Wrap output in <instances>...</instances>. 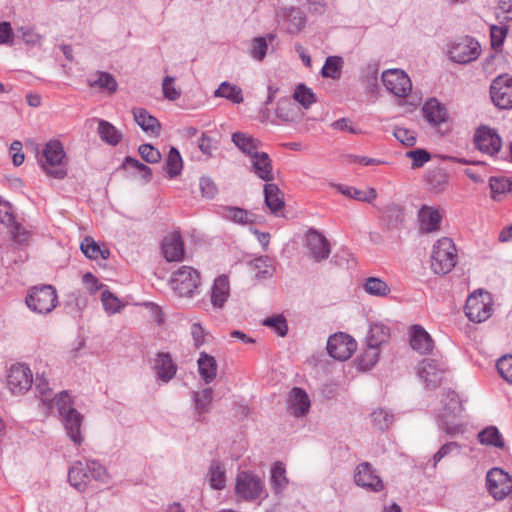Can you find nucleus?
<instances>
[{"label": "nucleus", "instance_id": "obj_17", "mask_svg": "<svg viewBox=\"0 0 512 512\" xmlns=\"http://www.w3.org/2000/svg\"><path fill=\"white\" fill-rule=\"evenodd\" d=\"M287 410L294 417H304L308 414L311 406L308 394L299 387H294L287 395Z\"/></svg>", "mask_w": 512, "mask_h": 512}, {"label": "nucleus", "instance_id": "obj_47", "mask_svg": "<svg viewBox=\"0 0 512 512\" xmlns=\"http://www.w3.org/2000/svg\"><path fill=\"white\" fill-rule=\"evenodd\" d=\"M96 79L89 80L90 87H98L106 90L109 93H114L117 90L118 84L116 79L108 72H98Z\"/></svg>", "mask_w": 512, "mask_h": 512}, {"label": "nucleus", "instance_id": "obj_44", "mask_svg": "<svg viewBox=\"0 0 512 512\" xmlns=\"http://www.w3.org/2000/svg\"><path fill=\"white\" fill-rule=\"evenodd\" d=\"M478 440L481 444L497 448L504 447V441L499 430L495 426H489L478 433Z\"/></svg>", "mask_w": 512, "mask_h": 512}, {"label": "nucleus", "instance_id": "obj_63", "mask_svg": "<svg viewBox=\"0 0 512 512\" xmlns=\"http://www.w3.org/2000/svg\"><path fill=\"white\" fill-rule=\"evenodd\" d=\"M387 218L389 225L395 227L403 221L404 214L403 210L399 205L391 204L387 206L383 211Z\"/></svg>", "mask_w": 512, "mask_h": 512}, {"label": "nucleus", "instance_id": "obj_14", "mask_svg": "<svg viewBox=\"0 0 512 512\" xmlns=\"http://www.w3.org/2000/svg\"><path fill=\"white\" fill-rule=\"evenodd\" d=\"M354 482L357 486L371 492H380L384 489L383 481L369 462H362L356 466Z\"/></svg>", "mask_w": 512, "mask_h": 512}, {"label": "nucleus", "instance_id": "obj_52", "mask_svg": "<svg viewBox=\"0 0 512 512\" xmlns=\"http://www.w3.org/2000/svg\"><path fill=\"white\" fill-rule=\"evenodd\" d=\"M212 396L213 390L211 388H205L200 392H194L195 407L199 414L208 412Z\"/></svg>", "mask_w": 512, "mask_h": 512}, {"label": "nucleus", "instance_id": "obj_61", "mask_svg": "<svg viewBox=\"0 0 512 512\" xmlns=\"http://www.w3.org/2000/svg\"><path fill=\"white\" fill-rule=\"evenodd\" d=\"M138 152L144 161L154 164L161 160V153L158 149L150 144H142L138 148Z\"/></svg>", "mask_w": 512, "mask_h": 512}, {"label": "nucleus", "instance_id": "obj_6", "mask_svg": "<svg viewBox=\"0 0 512 512\" xmlns=\"http://www.w3.org/2000/svg\"><path fill=\"white\" fill-rule=\"evenodd\" d=\"M443 410L439 414L442 421L443 429L447 434H455L459 431V425L456 418L462 412V404L459 396L455 391L448 390L443 393L441 400Z\"/></svg>", "mask_w": 512, "mask_h": 512}, {"label": "nucleus", "instance_id": "obj_15", "mask_svg": "<svg viewBox=\"0 0 512 512\" xmlns=\"http://www.w3.org/2000/svg\"><path fill=\"white\" fill-rule=\"evenodd\" d=\"M305 246L309 256L315 262H321L329 257L331 247L328 239L316 229H309L305 235Z\"/></svg>", "mask_w": 512, "mask_h": 512}, {"label": "nucleus", "instance_id": "obj_56", "mask_svg": "<svg viewBox=\"0 0 512 512\" xmlns=\"http://www.w3.org/2000/svg\"><path fill=\"white\" fill-rule=\"evenodd\" d=\"M427 181L431 190L434 192H440L443 190V187L447 182V176L442 169L437 168L429 173Z\"/></svg>", "mask_w": 512, "mask_h": 512}, {"label": "nucleus", "instance_id": "obj_62", "mask_svg": "<svg viewBox=\"0 0 512 512\" xmlns=\"http://www.w3.org/2000/svg\"><path fill=\"white\" fill-rule=\"evenodd\" d=\"M174 82L175 78L171 76H166L162 82L164 97L171 101H175L181 96V90L174 86Z\"/></svg>", "mask_w": 512, "mask_h": 512}, {"label": "nucleus", "instance_id": "obj_11", "mask_svg": "<svg viewBox=\"0 0 512 512\" xmlns=\"http://www.w3.org/2000/svg\"><path fill=\"white\" fill-rule=\"evenodd\" d=\"M486 485L494 499L503 500L512 491V478L504 470L492 468L486 475Z\"/></svg>", "mask_w": 512, "mask_h": 512}, {"label": "nucleus", "instance_id": "obj_30", "mask_svg": "<svg viewBox=\"0 0 512 512\" xmlns=\"http://www.w3.org/2000/svg\"><path fill=\"white\" fill-rule=\"evenodd\" d=\"M264 198L266 206L275 215L281 211L285 205L283 194L279 187L273 183H266L264 185Z\"/></svg>", "mask_w": 512, "mask_h": 512}, {"label": "nucleus", "instance_id": "obj_28", "mask_svg": "<svg viewBox=\"0 0 512 512\" xmlns=\"http://www.w3.org/2000/svg\"><path fill=\"white\" fill-rule=\"evenodd\" d=\"M218 214L225 220L236 224H252L254 223V214L240 207L222 206Z\"/></svg>", "mask_w": 512, "mask_h": 512}, {"label": "nucleus", "instance_id": "obj_22", "mask_svg": "<svg viewBox=\"0 0 512 512\" xmlns=\"http://www.w3.org/2000/svg\"><path fill=\"white\" fill-rule=\"evenodd\" d=\"M64 428L69 438L74 442L75 445H81L83 438L81 435V425L83 416L80 412L70 410L69 413L62 416Z\"/></svg>", "mask_w": 512, "mask_h": 512}, {"label": "nucleus", "instance_id": "obj_5", "mask_svg": "<svg viewBox=\"0 0 512 512\" xmlns=\"http://www.w3.org/2000/svg\"><path fill=\"white\" fill-rule=\"evenodd\" d=\"M26 304L32 311L40 314L51 312L57 304L55 288L51 285L33 287L26 297Z\"/></svg>", "mask_w": 512, "mask_h": 512}, {"label": "nucleus", "instance_id": "obj_58", "mask_svg": "<svg viewBox=\"0 0 512 512\" xmlns=\"http://www.w3.org/2000/svg\"><path fill=\"white\" fill-rule=\"evenodd\" d=\"M263 325L274 329V331L281 337H284L288 331L286 319L282 315L266 318L263 321Z\"/></svg>", "mask_w": 512, "mask_h": 512}, {"label": "nucleus", "instance_id": "obj_48", "mask_svg": "<svg viewBox=\"0 0 512 512\" xmlns=\"http://www.w3.org/2000/svg\"><path fill=\"white\" fill-rule=\"evenodd\" d=\"M364 289L368 294L379 297L387 296L390 293L387 283L376 277L368 278L364 284Z\"/></svg>", "mask_w": 512, "mask_h": 512}, {"label": "nucleus", "instance_id": "obj_19", "mask_svg": "<svg viewBox=\"0 0 512 512\" xmlns=\"http://www.w3.org/2000/svg\"><path fill=\"white\" fill-rule=\"evenodd\" d=\"M443 364L433 359L423 360L418 368L420 378L430 388H436L441 383Z\"/></svg>", "mask_w": 512, "mask_h": 512}, {"label": "nucleus", "instance_id": "obj_16", "mask_svg": "<svg viewBox=\"0 0 512 512\" xmlns=\"http://www.w3.org/2000/svg\"><path fill=\"white\" fill-rule=\"evenodd\" d=\"M475 146L483 153L495 155L502 146L501 137L495 129L487 126L479 127L474 134Z\"/></svg>", "mask_w": 512, "mask_h": 512}, {"label": "nucleus", "instance_id": "obj_10", "mask_svg": "<svg viewBox=\"0 0 512 512\" xmlns=\"http://www.w3.org/2000/svg\"><path fill=\"white\" fill-rule=\"evenodd\" d=\"M490 97L500 109L512 108V76L501 74L494 78L490 85Z\"/></svg>", "mask_w": 512, "mask_h": 512}, {"label": "nucleus", "instance_id": "obj_33", "mask_svg": "<svg viewBox=\"0 0 512 512\" xmlns=\"http://www.w3.org/2000/svg\"><path fill=\"white\" fill-rule=\"evenodd\" d=\"M209 485L215 490H222L226 486V469L222 462L213 460L206 474Z\"/></svg>", "mask_w": 512, "mask_h": 512}, {"label": "nucleus", "instance_id": "obj_9", "mask_svg": "<svg viewBox=\"0 0 512 512\" xmlns=\"http://www.w3.org/2000/svg\"><path fill=\"white\" fill-rule=\"evenodd\" d=\"M481 47L473 37L465 36L450 44L449 58L459 64L475 61L480 55Z\"/></svg>", "mask_w": 512, "mask_h": 512}, {"label": "nucleus", "instance_id": "obj_46", "mask_svg": "<svg viewBox=\"0 0 512 512\" xmlns=\"http://www.w3.org/2000/svg\"><path fill=\"white\" fill-rule=\"evenodd\" d=\"M183 167V162L179 151L172 147L168 153L166 162H165V170L169 176V178H174L181 173Z\"/></svg>", "mask_w": 512, "mask_h": 512}, {"label": "nucleus", "instance_id": "obj_4", "mask_svg": "<svg viewBox=\"0 0 512 512\" xmlns=\"http://www.w3.org/2000/svg\"><path fill=\"white\" fill-rule=\"evenodd\" d=\"M170 284L178 296L192 298L198 293L200 274L193 267L182 266L173 273Z\"/></svg>", "mask_w": 512, "mask_h": 512}, {"label": "nucleus", "instance_id": "obj_38", "mask_svg": "<svg viewBox=\"0 0 512 512\" xmlns=\"http://www.w3.org/2000/svg\"><path fill=\"white\" fill-rule=\"evenodd\" d=\"M288 485L286 469L281 462H276L271 468V486L275 494H281Z\"/></svg>", "mask_w": 512, "mask_h": 512}, {"label": "nucleus", "instance_id": "obj_3", "mask_svg": "<svg viewBox=\"0 0 512 512\" xmlns=\"http://www.w3.org/2000/svg\"><path fill=\"white\" fill-rule=\"evenodd\" d=\"M235 493L239 498L248 502H253L268 496L264 481L250 471H241L237 474Z\"/></svg>", "mask_w": 512, "mask_h": 512}, {"label": "nucleus", "instance_id": "obj_29", "mask_svg": "<svg viewBox=\"0 0 512 512\" xmlns=\"http://www.w3.org/2000/svg\"><path fill=\"white\" fill-rule=\"evenodd\" d=\"M276 115L285 122H295L301 119L300 107L288 98H281L277 102Z\"/></svg>", "mask_w": 512, "mask_h": 512}, {"label": "nucleus", "instance_id": "obj_43", "mask_svg": "<svg viewBox=\"0 0 512 512\" xmlns=\"http://www.w3.org/2000/svg\"><path fill=\"white\" fill-rule=\"evenodd\" d=\"M390 336V329L383 324H373L367 337V344L380 347L386 343Z\"/></svg>", "mask_w": 512, "mask_h": 512}, {"label": "nucleus", "instance_id": "obj_24", "mask_svg": "<svg viewBox=\"0 0 512 512\" xmlns=\"http://www.w3.org/2000/svg\"><path fill=\"white\" fill-rule=\"evenodd\" d=\"M282 15L285 29L289 34H297L305 27L306 17L301 9L296 7L284 8Z\"/></svg>", "mask_w": 512, "mask_h": 512}, {"label": "nucleus", "instance_id": "obj_53", "mask_svg": "<svg viewBox=\"0 0 512 512\" xmlns=\"http://www.w3.org/2000/svg\"><path fill=\"white\" fill-rule=\"evenodd\" d=\"M371 420L376 429L384 431L392 424L393 415L384 409H377L372 412Z\"/></svg>", "mask_w": 512, "mask_h": 512}, {"label": "nucleus", "instance_id": "obj_49", "mask_svg": "<svg viewBox=\"0 0 512 512\" xmlns=\"http://www.w3.org/2000/svg\"><path fill=\"white\" fill-rule=\"evenodd\" d=\"M293 98L296 102L301 104L305 109H308L313 103L316 102L315 94L312 89L308 88L304 84H299L293 94Z\"/></svg>", "mask_w": 512, "mask_h": 512}, {"label": "nucleus", "instance_id": "obj_36", "mask_svg": "<svg viewBox=\"0 0 512 512\" xmlns=\"http://www.w3.org/2000/svg\"><path fill=\"white\" fill-rule=\"evenodd\" d=\"M215 97L225 98L233 104H240L244 101L242 89L230 82L224 81L214 91Z\"/></svg>", "mask_w": 512, "mask_h": 512}, {"label": "nucleus", "instance_id": "obj_34", "mask_svg": "<svg viewBox=\"0 0 512 512\" xmlns=\"http://www.w3.org/2000/svg\"><path fill=\"white\" fill-rule=\"evenodd\" d=\"M197 363L201 378L205 383H211L217 375V362L215 358L206 352H201Z\"/></svg>", "mask_w": 512, "mask_h": 512}, {"label": "nucleus", "instance_id": "obj_35", "mask_svg": "<svg viewBox=\"0 0 512 512\" xmlns=\"http://www.w3.org/2000/svg\"><path fill=\"white\" fill-rule=\"evenodd\" d=\"M335 187L341 194L345 195L346 197L361 202L372 203L377 197V192L374 188L360 190L352 186H345L340 184L335 185Z\"/></svg>", "mask_w": 512, "mask_h": 512}, {"label": "nucleus", "instance_id": "obj_13", "mask_svg": "<svg viewBox=\"0 0 512 512\" xmlns=\"http://www.w3.org/2000/svg\"><path fill=\"white\" fill-rule=\"evenodd\" d=\"M382 81L386 89L397 97L409 95L412 84L406 73L399 69H390L382 73Z\"/></svg>", "mask_w": 512, "mask_h": 512}, {"label": "nucleus", "instance_id": "obj_25", "mask_svg": "<svg viewBox=\"0 0 512 512\" xmlns=\"http://www.w3.org/2000/svg\"><path fill=\"white\" fill-rule=\"evenodd\" d=\"M422 111L425 119L432 125L438 126L447 119V110L437 99L431 98L425 102Z\"/></svg>", "mask_w": 512, "mask_h": 512}, {"label": "nucleus", "instance_id": "obj_32", "mask_svg": "<svg viewBox=\"0 0 512 512\" xmlns=\"http://www.w3.org/2000/svg\"><path fill=\"white\" fill-rule=\"evenodd\" d=\"M89 467L84 463L76 462L68 472L69 483L79 491H83L89 483L90 476L88 474Z\"/></svg>", "mask_w": 512, "mask_h": 512}, {"label": "nucleus", "instance_id": "obj_23", "mask_svg": "<svg viewBox=\"0 0 512 512\" xmlns=\"http://www.w3.org/2000/svg\"><path fill=\"white\" fill-rule=\"evenodd\" d=\"M252 171L263 181L270 182L274 180L272 161L265 152L253 154L251 158Z\"/></svg>", "mask_w": 512, "mask_h": 512}, {"label": "nucleus", "instance_id": "obj_57", "mask_svg": "<svg viewBox=\"0 0 512 512\" xmlns=\"http://www.w3.org/2000/svg\"><path fill=\"white\" fill-rule=\"evenodd\" d=\"M268 43L265 37H256L252 40L250 46V55L257 61H262L266 56Z\"/></svg>", "mask_w": 512, "mask_h": 512}, {"label": "nucleus", "instance_id": "obj_12", "mask_svg": "<svg viewBox=\"0 0 512 512\" xmlns=\"http://www.w3.org/2000/svg\"><path fill=\"white\" fill-rule=\"evenodd\" d=\"M357 348L356 341L348 334L339 332L329 337L327 351L334 359L345 361Z\"/></svg>", "mask_w": 512, "mask_h": 512}, {"label": "nucleus", "instance_id": "obj_31", "mask_svg": "<svg viewBox=\"0 0 512 512\" xmlns=\"http://www.w3.org/2000/svg\"><path fill=\"white\" fill-rule=\"evenodd\" d=\"M230 293L228 278L224 275L215 279L212 292L211 303L215 308H222L227 301Z\"/></svg>", "mask_w": 512, "mask_h": 512}, {"label": "nucleus", "instance_id": "obj_20", "mask_svg": "<svg viewBox=\"0 0 512 512\" xmlns=\"http://www.w3.org/2000/svg\"><path fill=\"white\" fill-rule=\"evenodd\" d=\"M162 253L169 262L181 261L184 257V243L180 233L173 232L162 240Z\"/></svg>", "mask_w": 512, "mask_h": 512}, {"label": "nucleus", "instance_id": "obj_37", "mask_svg": "<svg viewBox=\"0 0 512 512\" xmlns=\"http://www.w3.org/2000/svg\"><path fill=\"white\" fill-rule=\"evenodd\" d=\"M232 142L236 145V147L243 152L244 154L253 157V154L258 153V145L259 141L252 136L242 133L235 132L232 134Z\"/></svg>", "mask_w": 512, "mask_h": 512}, {"label": "nucleus", "instance_id": "obj_2", "mask_svg": "<svg viewBox=\"0 0 512 512\" xmlns=\"http://www.w3.org/2000/svg\"><path fill=\"white\" fill-rule=\"evenodd\" d=\"M457 252L453 241L442 237L433 246L431 255V268L436 274L445 275L456 265Z\"/></svg>", "mask_w": 512, "mask_h": 512}, {"label": "nucleus", "instance_id": "obj_59", "mask_svg": "<svg viewBox=\"0 0 512 512\" xmlns=\"http://www.w3.org/2000/svg\"><path fill=\"white\" fill-rule=\"evenodd\" d=\"M85 466L89 467L88 474L90 478L96 481L106 483L108 480V473L103 465L95 460L84 463Z\"/></svg>", "mask_w": 512, "mask_h": 512}, {"label": "nucleus", "instance_id": "obj_45", "mask_svg": "<svg viewBox=\"0 0 512 512\" xmlns=\"http://www.w3.org/2000/svg\"><path fill=\"white\" fill-rule=\"evenodd\" d=\"M379 348L367 344V348L358 358L359 368L363 371H368L375 366L379 360Z\"/></svg>", "mask_w": 512, "mask_h": 512}, {"label": "nucleus", "instance_id": "obj_26", "mask_svg": "<svg viewBox=\"0 0 512 512\" xmlns=\"http://www.w3.org/2000/svg\"><path fill=\"white\" fill-rule=\"evenodd\" d=\"M154 369L157 378L163 382H169L176 374L177 367L173 363L169 353H158Z\"/></svg>", "mask_w": 512, "mask_h": 512}, {"label": "nucleus", "instance_id": "obj_40", "mask_svg": "<svg viewBox=\"0 0 512 512\" xmlns=\"http://www.w3.org/2000/svg\"><path fill=\"white\" fill-rule=\"evenodd\" d=\"M98 134L103 141L113 146L117 145L122 138L121 132L105 120L99 121Z\"/></svg>", "mask_w": 512, "mask_h": 512}, {"label": "nucleus", "instance_id": "obj_50", "mask_svg": "<svg viewBox=\"0 0 512 512\" xmlns=\"http://www.w3.org/2000/svg\"><path fill=\"white\" fill-rule=\"evenodd\" d=\"M101 301L104 310L108 314L119 313L123 308V304L109 289H104L101 293Z\"/></svg>", "mask_w": 512, "mask_h": 512}, {"label": "nucleus", "instance_id": "obj_41", "mask_svg": "<svg viewBox=\"0 0 512 512\" xmlns=\"http://www.w3.org/2000/svg\"><path fill=\"white\" fill-rule=\"evenodd\" d=\"M35 390L37 397L41 400V402L46 405L48 409H51L53 406L54 398L52 397V390L49 387V382L44 377V375L37 374L35 379Z\"/></svg>", "mask_w": 512, "mask_h": 512}, {"label": "nucleus", "instance_id": "obj_60", "mask_svg": "<svg viewBox=\"0 0 512 512\" xmlns=\"http://www.w3.org/2000/svg\"><path fill=\"white\" fill-rule=\"evenodd\" d=\"M406 157L412 159V168L416 169L422 167L426 162H428L431 155L427 150L418 148L408 151L406 153Z\"/></svg>", "mask_w": 512, "mask_h": 512}, {"label": "nucleus", "instance_id": "obj_1", "mask_svg": "<svg viewBox=\"0 0 512 512\" xmlns=\"http://www.w3.org/2000/svg\"><path fill=\"white\" fill-rule=\"evenodd\" d=\"M66 153L59 140H50L38 154V162L45 173L55 179H63L67 175L64 165Z\"/></svg>", "mask_w": 512, "mask_h": 512}, {"label": "nucleus", "instance_id": "obj_54", "mask_svg": "<svg viewBox=\"0 0 512 512\" xmlns=\"http://www.w3.org/2000/svg\"><path fill=\"white\" fill-rule=\"evenodd\" d=\"M507 27L506 26H497L492 25L490 27V39H491V47L496 51H501L502 45L507 35Z\"/></svg>", "mask_w": 512, "mask_h": 512}, {"label": "nucleus", "instance_id": "obj_39", "mask_svg": "<svg viewBox=\"0 0 512 512\" xmlns=\"http://www.w3.org/2000/svg\"><path fill=\"white\" fill-rule=\"evenodd\" d=\"M491 197L493 200H500V196L512 192V179L503 176H493L489 179Z\"/></svg>", "mask_w": 512, "mask_h": 512}, {"label": "nucleus", "instance_id": "obj_18", "mask_svg": "<svg viewBox=\"0 0 512 512\" xmlns=\"http://www.w3.org/2000/svg\"><path fill=\"white\" fill-rule=\"evenodd\" d=\"M417 220L421 233H433L440 229L442 215L438 209L423 205L418 211Z\"/></svg>", "mask_w": 512, "mask_h": 512}, {"label": "nucleus", "instance_id": "obj_8", "mask_svg": "<svg viewBox=\"0 0 512 512\" xmlns=\"http://www.w3.org/2000/svg\"><path fill=\"white\" fill-rule=\"evenodd\" d=\"M465 314L475 323H481L490 318L492 314L491 296L487 292L475 291L466 300Z\"/></svg>", "mask_w": 512, "mask_h": 512}, {"label": "nucleus", "instance_id": "obj_27", "mask_svg": "<svg viewBox=\"0 0 512 512\" xmlns=\"http://www.w3.org/2000/svg\"><path fill=\"white\" fill-rule=\"evenodd\" d=\"M135 122L141 127L143 131L154 136H158L161 130L160 122L146 109L135 108L133 110Z\"/></svg>", "mask_w": 512, "mask_h": 512}, {"label": "nucleus", "instance_id": "obj_64", "mask_svg": "<svg viewBox=\"0 0 512 512\" xmlns=\"http://www.w3.org/2000/svg\"><path fill=\"white\" fill-rule=\"evenodd\" d=\"M496 366L501 377L508 383H512V356H503Z\"/></svg>", "mask_w": 512, "mask_h": 512}, {"label": "nucleus", "instance_id": "obj_51", "mask_svg": "<svg viewBox=\"0 0 512 512\" xmlns=\"http://www.w3.org/2000/svg\"><path fill=\"white\" fill-rule=\"evenodd\" d=\"M253 267L256 270V277L260 279H267L272 277L274 267L272 261L268 257H260L254 260Z\"/></svg>", "mask_w": 512, "mask_h": 512}, {"label": "nucleus", "instance_id": "obj_21", "mask_svg": "<svg viewBox=\"0 0 512 512\" xmlns=\"http://www.w3.org/2000/svg\"><path fill=\"white\" fill-rule=\"evenodd\" d=\"M410 345L418 353L428 354L434 348V341L422 326L413 325L410 329Z\"/></svg>", "mask_w": 512, "mask_h": 512}, {"label": "nucleus", "instance_id": "obj_42", "mask_svg": "<svg viewBox=\"0 0 512 512\" xmlns=\"http://www.w3.org/2000/svg\"><path fill=\"white\" fill-rule=\"evenodd\" d=\"M343 67V59L340 56H328L321 69L324 78L339 79Z\"/></svg>", "mask_w": 512, "mask_h": 512}, {"label": "nucleus", "instance_id": "obj_55", "mask_svg": "<svg viewBox=\"0 0 512 512\" xmlns=\"http://www.w3.org/2000/svg\"><path fill=\"white\" fill-rule=\"evenodd\" d=\"M133 168L141 173V177L145 182H149L152 178V170L147 165L141 163L139 160L127 156L123 162V168Z\"/></svg>", "mask_w": 512, "mask_h": 512}, {"label": "nucleus", "instance_id": "obj_7", "mask_svg": "<svg viewBox=\"0 0 512 512\" xmlns=\"http://www.w3.org/2000/svg\"><path fill=\"white\" fill-rule=\"evenodd\" d=\"M7 388L14 396L27 393L33 383V373L29 366L23 363L11 365L7 370Z\"/></svg>", "mask_w": 512, "mask_h": 512}]
</instances>
